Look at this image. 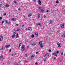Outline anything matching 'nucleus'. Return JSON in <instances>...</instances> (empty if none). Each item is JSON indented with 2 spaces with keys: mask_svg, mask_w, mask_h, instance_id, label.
<instances>
[{
  "mask_svg": "<svg viewBox=\"0 0 65 65\" xmlns=\"http://www.w3.org/2000/svg\"><path fill=\"white\" fill-rule=\"evenodd\" d=\"M40 45V47L41 48H42V47H43V46L42 45Z\"/></svg>",
  "mask_w": 65,
  "mask_h": 65,
  "instance_id": "34",
  "label": "nucleus"
},
{
  "mask_svg": "<svg viewBox=\"0 0 65 65\" xmlns=\"http://www.w3.org/2000/svg\"><path fill=\"white\" fill-rule=\"evenodd\" d=\"M9 51V52H11V49H10Z\"/></svg>",
  "mask_w": 65,
  "mask_h": 65,
  "instance_id": "40",
  "label": "nucleus"
},
{
  "mask_svg": "<svg viewBox=\"0 0 65 65\" xmlns=\"http://www.w3.org/2000/svg\"><path fill=\"white\" fill-rule=\"evenodd\" d=\"M23 17L25 18V15H23Z\"/></svg>",
  "mask_w": 65,
  "mask_h": 65,
  "instance_id": "56",
  "label": "nucleus"
},
{
  "mask_svg": "<svg viewBox=\"0 0 65 65\" xmlns=\"http://www.w3.org/2000/svg\"><path fill=\"white\" fill-rule=\"evenodd\" d=\"M16 36H19V34L18 33H17V34H16Z\"/></svg>",
  "mask_w": 65,
  "mask_h": 65,
  "instance_id": "38",
  "label": "nucleus"
},
{
  "mask_svg": "<svg viewBox=\"0 0 65 65\" xmlns=\"http://www.w3.org/2000/svg\"><path fill=\"white\" fill-rule=\"evenodd\" d=\"M46 12H48V10H47L46 11Z\"/></svg>",
  "mask_w": 65,
  "mask_h": 65,
  "instance_id": "48",
  "label": "nucleus"
},
{
  "mask_svg": "<svg viewBox=\"0 0 65 65\" xmlns=\"http://www.w3.org/2000/svg\"><path fill=\"white\" fill-rule=\"evenodd\" d=\"M38 9H40V10H41V7H39L38 8Z\"/></svg>",
  "mask_w": 65,
  "mask_h": 65,
  "instance_id": "26",
  "label": "nucleus"
},
{
  "mask_svg": "<svg viewBox=\"0 0 65 65\" xmlns=\"http://www.w3.org/2000/svg\"><path fill=\"white\" fill-rule=\"evenodd\" d=\"M19 25V24H17L15 25V26H18Z\"/></svg>",
  "mask_w": 65,
  "mask_h": 65,
  "instance_id": "37",
  "label": "nucleus"
},
{
  "mask_svg": "<svg viewBox=\"0 0 65 65\" xmlns=\"http://www.w3.org/2000/svg\"><path fill=\"white\" fill-rule=\"evenodd\" d=\"M18 10H19V11L21 10V8H19Z\"/></svg>",
  "mask_w": 65,
  "mask_h": 65,
  "instance_id": "35",
  "label": "nucleus"
},
{
  "mask_svg": "<svg viewBox=\"0 0 65 65\" xmlns=\"http://www.w3.org/2000/svg\"><path fill=\"white\" fill-rule=\"evenodd\" d=\"M3 47H2V48H1L0 50H3Z\"/></svg>",
  "mask_w": 65,
  "mask_h": 65,
  "instance_id": "44",
  "label": "nucleus"
},
{
  "mask_svg": "<svg viewBox=\"0 0 65 65\" xmlns=\"http://www.w3.org/2000/svg\"><path fill=\"white\" fill-rule=\"evenodd\" d=\"M27 48H28V47H29V46H27Z\"/></svg>",
  "mask_w": 65,
  "mask_h": 65,
  "instance_id": "62",
  "label": "nucleus"
},
{
  "mask_svg": "<svg viewBox=\"0 0 65 65\" xmlns=\"http://www.w3.org/2000/svg\"><path fill=\"white\" fill-rule=\"evenodd\" d=\"M10 46V45H7L5 46L7 48V47H9Z\"/></svg>",
  "mask_w": 65,
  "mask_h": 65,
  "instance_id": "11",
  "label": "nucleus"
},
{
  "mask_svg": "<svg viewBox=\"0 0 65 65\" xmlns=\"http://www.w3.org/2000/svg\"><path fill=\"white\" fill-rule=\"evenodd\" d=\"M6 7H9V5L7 4L6 5Z\"/></svg>",
  "mask_w": 65,
  "mask_h": 65,
  "instance_id": "22",
  "label": "nucleus"
},
{
  "mask_svg": "<svg viewBox=\"0 0 65 65\" xmlns=\"http://www.w3.org/2000/svg\"><path fill=\"white\" fill-rule=\"evenodd\" d=\"M25 48V46L24 45H22V46L21 50L23 51H24V48Z\"/></svg>",
  "mask_w": 65,
  "mask_h": 65,
  "instance_id": "5",
  "label": "nucleus"
},
{
  "mask_svg": "<svg viewBox=\"0 0 65 65\" xmlns=\"http://www.w3.org/2000/svg\"><path fill=\"white\" fill-rule=\"evenodd\" d=\"M15 37V35H13L12 36V38H14V37Z\"/></svg>",
  "mask_w": 65,
  "mask_h": 65,
  "instance_id": "17",
  "label": "nucleus"
},
{
  "mask_svg": "<svg viewBox=\"0 0 65 65\" xmlns=\"http://www.w3.org/2000/svg\"><path fill=\"white\" fill-rule=\"evenodd\" d=\"M56 3H57V4H58V3H59V1H56Z\"/></svg>",
  "mask_w": 65,
  "mask_h": 65,
  "instance_id": "32",
  "label": "nucleus"
},
{
  "mask_svg": "<svg viewBox=\"0 0 65 65\" xmlns=\"http://www.w3.org/2000/svg\"><path fill=\"white\" fill-rule=\"evenodd\" d=\"M56 58H55V57H54V60H56Z\"/></svg>",
  "mask_w": 65,
  "mask_h": 65,
  "instance_id": "52",
  "label": "nucleus"
},
{
  "mask_svg": "<svg viewBox=\"0 0 65 65\" xmlns=\"http://www.w3.org/2000/svg\"><path fill=\"white\" fill-rule=\"evenodd\" d=\"M48 52H49V53H51V52H52V50H48Z\"/></svg>",
  "mask_w": 65,
  "mask_h": 65,
  "instance_id": "31",
  "label": "nucleus"
},
{
  "mask_svg": "<svg viewBox=\"0 0 65 65\" xmlns=\"http://www.w3.org/2000/svg\"><path fill=\"white\" fill-rule=\"evenodd\" d=\"M35 57V55H33L32 56H31L30 57L31 58H33Z\"/></svg>",
  "mask_w": 65,
  "mask_h": 65,
  "instance_id": "13",
  "label": "nucleus"
},
{
  "mask_svg": "<svg viewBox=\"0 0 65 65\" xmlns=\"http://www.w3.org/2000/svg\"><path fill=\"white\" fill-rule=\"evenodd\" d=\"M5 22H6V23H7V20H6L5 21Z\"/></svg>",
  "mask_w": 65,
  "mask_h": 65,
  "instance_id": "41",
  "label": "nucleus"
},
{
  "mask_svg": "<svg viewBox=\"0 0 65 65\" xmlns=\"http://www.w3.org/2000/svg\"><path fill=\"white\" fill-rule=\"evenodd\" d=\"M3 57V56L2 55L0 57V58L1 59V60H2V58Z\"/></svg>",
  "mask_w": 65,
  "mask_h": 65,
  "instance_id": "19",
  "label": "nucleus"
},
{
  "mask_svg": "<svg viewBox=\"0 0 65 65\" xmlns=\"http://www.w3.org/2000/svg\"><path fill=\"white\" fill-rule=\"evenodd\" d=\"M31 15V14H29L28 15V17H30Z\"/></svg>",
  "mask_w": 65,
  "mask_h": 65,
  "instance_id": "21",
  "label": "nucleus"
},
{
  "mask_svg": "<svg viewBox=\"0 0 65 65\" xmlns=\"http://www.w3.org/2000/svg\"><path fill=\"white\" fill-rule=\"evenodd\" d=\"M7 24H8V25H9L11 23L10 22L9 23H8L7 22Z\"/></svg>",
  "mask_w": 65,
  "mask_h": 65,
  "instance_id": "39",
  "label": "nucleus"
},
{
  "mask_svg": "<svg viewBox=\"0 0 65 65\" xmlns=\"http://www.w3.org/2000/svg\"><path fill=\"white\" fill-rule=\"evenodd\" d=\"M11 56H13V54H11Z\"/></svg>",
  "mask_w": 65,
  "mask_h": 65,
  "instance_id": "55",
  "label": "nucleus"
},
{
  "mask_svg": "<svg viewBox=\"0 0 65 65\" xmlns=\"http://www.w3.org/2000/svg\"><path fill=\"white\" fill-rule=\"evenodd\" d=\"M38 2L39 5H41V2L40 0H38Z\"/></svg>",
  "mask_w": 65,
  "mask_h": 65,
  "instance_id": "3",
  "label": "nucleus"
},
{
  "mask_svg": "<svg viewBox=\"0 0 65 65\" xmlns=\"http://www.w3.org/2000/svg\"><path fill=\"white\" fill-rule=\"evenodd\" d=\"M15 34H16V33L15 32H14V35H15Z\"/></svg>",
  "mask_w": 65,
  "mask_h": 65,
  "instance_id": "46",
  "label": "nucleus"
},
{
  "mask_svg": "<svg viewBox=\"0 0 65 65\" xmlns=\"http://www.w3.org/2000/svg\"><path fill=\"white\" fill-rule=\"evenodd\" d=\"M41 23L39 22V23H38L36 24V26H38V25H39L40 27H41Z\"/></svg>",
  "mask_w": 65,
  "mask_h": 65,
  "instance_id": "2",
  "label": "nucleus"
},
{
  "mask_svg": "<svg viewBox=\"0 0 65 65\" xmlns=\"http://www.w3.org/2000/svg\"><path fill=\"white\" fill-rule=\"evenodd\" d=\"M53 22V20H50V21L49 22V23L50 24H52Z\"/></svg>",
  "mask_w": 65,
  "mask_h": 65,
  "instance_id": "7",
  "label": "nucleus"
},
{
  "mask_svg": "<svg viewBox=\"0 0 65 65\" xmlns=\"http://www.w3.org/2000/svg\"><path fill=\"white\" fill-rule=\"evenodd\" d=\"M63 12H64V13H65V10H64V11H63Z\"/></svg>",
  "mask_w": 65,
  "mask_h": 65,
  "instance_id": "60",
  "label": "nucleus"
},
{
  "mask_svg": "<svg viewBox=\"0 0 65 65\" xmlns=\"http://www.w3.org/2000/svg\"><path fill=\"white\" fill-rule=\"evenodd\" d=\"M2 18L0 17V20H2Z\"/></svg>",
  "mask_w": 65,
  "mask_h": 65,
  "instance_id": "47",
  "label": "nucleus"
},
{
  "mask_svg": "<svg viewBox=\"0 0 65 65\" xmlns=\"http://www.w3.org/2000/svg\"><path fill=\"white\" fill-rule=\"evenodd\" d=\"M32 29V28L31 27H30L28 28V30L29 31H31Z\"/></svg>",
  "mask_w": 65,
  "mask_h": 65,
  "instance_id": "12",
  "label": "nucleus"
},
{
  "mask_svg": "<svg viewBox=\"0 0 65 65\" xmlns=\"http://www.w3.org/2000/svg\"><path fill=\"white\" fill-rule=\"evenodd\" d=\"M35 34L37 36H38V33H37V32L35 33Z\"/></svg>",
  "mask_w": 65,
  "mask_h": 65,
  "instance_id": "30",
  "label": "nucleus"
},
{
  "mask_svg": "<svg viewBox=\"0 0 65 65\" xmlns=\"http://www.w3.org/2000/svg\"><path fill=\"white\" fill-rule=\"evenodd\" d=\"M44 11L42 9L41 10V12H43Z\"/></svg>",
  "mask_w": 65,
  "mask_h": 65,
  "instance_id": "27",
  "label": "nucleus"
},
{
  "mask_svg": "<svg viewBox=\"0 0 65 65\" xmlns=\"http://www.w3.org/2000/svg\"><path fill=\"white\" fill-rule=\"evenodd\" d=\"M38 54V52H36V54Z\"/></svg>",
  "mask_w": 65,
  "mask_h": 65,
  "instance_id": "58",
  "label": "nucleus"
},
{
  "mask_svg": "<svg viewBox=\"0 0 65 65\" xmlns=\"http://www.w3.org/2000/svg\"><path fill=\"white\" fill-rule=\"evenodd\" d=\"M37 64H38V63L37 62H36L35 63V64H36V65H37Z\"/></svg>",
  "mask_w": 65,
  "mask_h": 65,
  "instance_id": "50",
  "label": "nucleus"
},
{
  "mask_svg": "<svg viewBox=\"0 0 65 65\" xmlns=\"http://www.w3.org/2000/svg\"><path fill=\"white\" fill-rule=\"evenodd\" d=\"M59 53V51H56V52H55V54H58Z\"/></svg>",
  "mask_w": 65,
  "mask_h": 65,
  "instance_id": "16",
  "label": "nucleus"
},
{
  "mask_svg": "<svg viewBox=\"0 0 65 65\" xmlns=\"http://www.w3.org/2000/svg\"><path fill=\"white\" fill-rule=\"evenodd\" d=\"M14 65H18V64H14Z\"/></svg>",
  "mask_w": 65,
  "mask_h": 65,
  "instance_id": "61",
  "label": "nucleus"
},
{
  "mask_svg": "<svg viewBox=\"0 0 65 65\" xmlns=\"http://www.w3.org/2000/svg\"><path fill=\"white\" fill-rule=\"evenodd\" d=\"M31 37H32V38L34 37V35H31Z\"/></svg>",
  "mask_w": 65,
  "mask_h": 65,
  "instance_id": "28",
  "label": "nucleus"
},
{
  "mask_svg": "<svg viewBox=\"0 0 65 65\" xmlns=\"http://www.w3.org/2000/svg\"><path fill=\"white\" fill-rule=\"evenodd\" d=\"M46 60V59L45 58H44L43 59V60L44 61V62H45Z\"/></svg>",
  "mask_w": 65,
  "mask_h": 65,
  "instance_id": "18",
  "label": "nucleus"
},
{
  "mask_svg": "<svg viewBox=\"0 0 65 65\" xmlns=\"http://www.w3.org/2000/svg\"><path fill=\"white\" fill-rule=\"evenodd\" d=\"M49 55V54L48 53H46V54H45L44 55V57L45 58H47V57L48 56H49V55Z\"/></svg>",
  "mask_w": 65,
  "mask_h": 65,
  "instance_id": "1",
  "label": "nucleus"
},
{
  "mask_svg": "<svg viewBox=\"0 0 65 65\" xmlns=\"http://www.w3.org/2000/svg\"><path fill=\"white\" fill-rule=\"evenodd\" d=\"M32 45H36V43H34L32 44Z\"/></svg>",
  "mask_w": 65,
  "mask_h": 65,
  "instance_id": "24",
  "label": "nucleus"
},
{
  "mask_svg": "<svg viewBox=\"0 0 65 65\" xmlns=\"http://www.w3.org/2000/svg\"><path fill=\"white\" fill-rule=\"evenodd\" d=\"M46 17V16H45V15H44V18H45Z\"/></svg>",
  "mask_w": 65,
  "mask_h": 65,
  "instance_id": "53",
  "label": "nucleus"
},
{
  "mask_svg": "<svg viewBox=\"0 0 65 65\" xmlns=\"http://www.w3.org/2000/svg\"><path fill=\"white\" fill-rule=\"evenodd\" d=\"M4 21H2V24H3V23H4Z\"/></svg>",
  "mask_w": 65,
  "mask_h": 65,
  "instance_id": "49",
  "label": "nucleus"
},
{
  "mask_svg": "<svg viewBox=\"0 0 65 65\" xmlns=\"http://www.w3.org/2000/svg\"><path fill=\"white\" fill-rule=\"evenodd\" d=\"M64 56H65V53H64Z\"/></svg>",
  "mask_w": 65,
  "mask_h": 65,
  "instance_id": "64",
  "label": "nucleus"
},
{
  "mask_svg": "<svg viewBox=\"0 0 65 65\" xmlns=\"http://www.w3.org/2000/svg\"><path fill=\"white\" fill-rule=\"evenodd\" d=\"M21 44H22V43H20L19 44V47H20V46H21Z\"/></svg>",
  "mask_w": 65,
  "mask_h": 65,
  "instance_id": "33",
  "label": "nucleus"
},
{
  "mask_svg": "<svg viewBox=\"0 0 65 65\" xmlns=\"http://www.w3.org/2000/svg\"><path fill=\"white\" fill-rule=\"evenodd\" d=\"M39 43L40 45H42V41H40L39 42Z\"/></svg>",
  "mask_w": 65,
  "mask_h": 65,
  "instance_id": "10",
  "label": "nucleus"
},
{
  "mask_svg": "<svg viewBox=\"0 0 65 65\" xmlns=\"http://www.w3.org/2000/svg\"><path fill=\"white\" fill-rule=\"evenodd\" d=\"M20 30H21V28H18L17 30H15V31H20Z\"/></svg>",
  "mask_w": 65,
  "mask_h": 65,
  "instance_id": "14",
  "label": "nucleus"
},
{
  "mask_svg": "<svg viewBox=\"0 0 65 65\" xmlns=\"http://www.w3.org/2000/svg\"><path fill=\"white\" fill-rule=\"evenodd\" d=\"M24 25H22V27H24Z\"/></svg>",
  "mask_w": 65,
  "mask_h": 65,
  "instance_id": "54",
  "label": "nucleus"
},
{
  "mask_svg": "<svg viewBox=\"0 0 65 65\" xmlns=\"http://www.w3.org/2000/svg\"><path fill=\"white\" fill-rule=\"evenodd\" d=\"M6 13H4L3 14V15H6Z\"/></svg>",
  "mask_w": 65,
  "mask_h": 65,
  "instance_id": "43",
  "label": "nucleus"
},
{
  "mask_svg": "<svg viewBox=\"0 0 65 65\" xmlns=\"http://www.w3.org/2000/svg\"><path fill=\"white\" fill-rule=\"evenodd\" d=\"M61 28H64V23L62 24L61 25Z\"/></svg>",
  "mask_w": 65,
  "mask_h": 65,
  "instance_id": "4",
  "label": "nucleus"
},
{
  "mask_svg": "<svg viewBox=\"0 0 65 65\" xmlns=\"http://www.w3.org/2000/svg\"><path fill=\"white\" fill-rule=\"evenodd\" d=\"M62 37L65 38V35H62Z\"/></svg>",
  "mask_w": 65,
  "mask_h": 65,
  "instance_id": "15",
  "label": "nucleus"
},
{
  "mask_svg": "<svg viewBox=\"0 0 65 65\" xmlns=\"http://www.w3.org/2000/svg\"><path fill=\"white\" fill-rule=\"evenodd\" d=\"M63 52H62L61 53V55H63Z\"/></svg>",
  "mask_w": 65,
  "mask_h": 65,
  "instance_id": "42",
  "label": "nucleus"
},
{
  "mask_svg": "<svg viewBox=\"0 0 65 65\" xmlns=\"http://www.w3.org/2000/svg\"><path fill=\"white\" fill-rule=\"evenodd\" d=\"M18 37L17 36L16 37V38H18Z\"/></svg>",
  "mask_w": 65,
  "mask_h": 65,
  "instance_id": "57",
  "label": "nucleus"
},
{
  "mask_svg": "<svg viewBox=\"0 0 65 65\" xmlns=\"http://www.w3.org/2000/svg\"><path fill=\"white\" fill-rule=\"evenodd\" d=\"M2 40H3V37L1 36H0V41H2Z\"/></svg>",
  "mask_w": 65,
  "mask_h": 65,
  "instance_id": "9",
  "label": "nucleus"
},
{
  "mask_svg": "<svg viewBox=\"0 0 65 65\" xmlns=\"http://www.w3.org/2000/svg\"><path fill=\"white\" fill-rule=\"evenodd\" d=\"M52 56H54V55H55V57H57V55L55 53H53L52 54Z\"/></svg>",
  "mask_w": 65,
  "mask_h": 65,
  "instance_id": "8",
  "label": "nucleus"
},
{
  "mask_svg": "<svg viewBox=\"0 0 65 65\" xmlns=\"http://www.w3.org/2000/svg\"><path fill=\"white\" fill-rule=\"evenodd\" d=\"M13 2L14 3H15V4H17V1H14Z\"/></svg>",
  "mask_w": 65,
  "mask_h": 65,
  "instance_id": "29",
  "label": "nucleus"
},
{
  "mask_svg": "<svg viewBox=\"0 0 65 65\" xmlns=\"http://www.w3.org/2000/svg\"><path fill=\"white\" fill-rule=\"evenodd\" d=\"M38 18H39L40 17V14H38Z\"/></svg>",
  "mask_w": 65,
  "mask_h": 65,
  "instance_id": "23",
  "label": "nucleus"
},
{
  "mask_svg": "<svg viewBox=\"0 0 65 65\" xmlns=\"http://www.w3.org/2000/svg\"><path fill=\"white\" fill-rule=\"evenodd\" d=\"M8 26H7L6 27V28H8Z\"/></svg>",
  "mask_w": 65,
  "mask_h": 65,
  "instance_id": "51",
  "label": "nucleus"
},
{
  "mask_svg": "<svg viewBox=\"0 0 65 65\" xmlns=\"http://www.w3.org/2000/svg\"><path fill=\"white\" fill-rule=\"evenodd\" d=\"M2 4V2H0V7H1V5Z\"/></svg>",
  "mask_w": 65,
  "mask_h": 65,
  "instance_id": "25",
  "label": "nucleus"
},
{
  "mask_svg": "<svg viewBox=\"0 0 65 65\" xmlns=\"http://www.w3.org/2000/svg\"><path fill=\"white\" fill-rule=\"evenodd\" d=\"M29 30V28H26L25 29L26 31H27V30Z\"/></svg>",
  "mask_w": 65,
  "mask_h": 65,
  "instance_id": "36",
  "label": "nucleus"
},
{
  "mask_svg": "<svg viewBox=\"0 0 65 65\" xmlns=\"http://www.w3.org/2000/svg\"><path fill=\"white\" fill-rule=\"evenodd\" d=\"M57 44L59 47L61 46V44L60 43H57Z\"/></svg>",
  "mask_w": 65,
  "mask_h": 65,
  "instance_id": "6",
  "label": "nucleus"
},
{
  "mask_svg": "<svg viewBox=\"0 0 65 65\" xmlns=\"http://www.w3.org/2000/svg\"><path fill=\"white\" fill-rule=\"evenodd\" d=\"M15 19H14V18H13L11 20V21H15Z\"/></svg>",
  "mask_w": 65,
  "mask_h": 65,
  "instance_id": "20",
  "label": "nucleus"
},
{
  "mask_svg": "<svg viewBox=\"0 0 65 65\" xmlns=\"http://www.w3.org/2000/svg\"><path fill=\"white\" fill-rule=\"evenodd\" d=\"M27 54H25V57H27Z\"/></svg>",
  "mask_w": 65,
  "mask_h": 65,
  "instance_id": "45",
  "label": "nucleus"
},
{
  "mask_svg": "<svg viewBox=\"0 0 65 65\" xmlns=\"http://www.w3.org/2000/svg\"><path fill=\"white\" fill-rule=\"evenodd\" d=\"M35 0H34V2H35Z\"/></svg>",
  "mask_w": 65,
  "mask_h": 65,
  "instance_id": "63",
  "label": "nucleus"
},
{
  "mask_svg": "<svg viewBox=\"0 0 65 65\" xmlns=\"http://www.w3.org/2000/svg\"><path fill=\"white\" fill-rule=\"evenodd\" d=\"M57 32H58V33H59V31L58 30V31H57Z\"/></svg>",
  "mask_w": 65,
  "mask_h": 65,
  "instance_id": "59",
  "label": "nucleus"
}]
</instances>
